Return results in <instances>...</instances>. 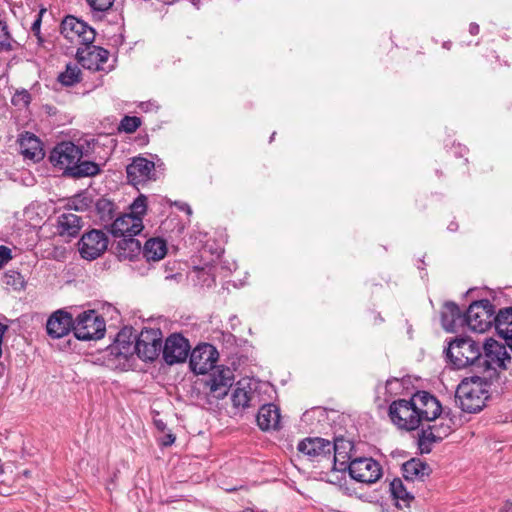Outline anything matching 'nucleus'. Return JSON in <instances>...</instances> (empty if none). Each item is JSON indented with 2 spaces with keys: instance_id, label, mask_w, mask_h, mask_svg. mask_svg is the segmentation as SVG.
<instances>
[{
  "instance_id": "f257e3e1",
  "label": "nucleus",
  "mask_w": 512,
  "mask_h": 512,
  "mask_svg": "<svg viewBox=\"0 0 512 512\" xmlns=\"http://www.w3.org/2000/svg\"><path fill=\"white\" fill-rule=\"evenodd\" d=\"M446 355L456 369L468 366L480 367L482 360L481 346L471 338H459L451 341Z\"/></svg>"
},
{
  "instance_id": "f03ea898",
  "label": "nucleus",
  "mask_w": 512,
  "mask_h": 512,
  "mask_svg": "<svg viewBox=\"0 0 512 512\" xmlns=\"http://www.w3.org/2000/svg\"><path fill=\"white\" fill-rule=\"evenodd\" d=\"M484 386V379L476 375L464 378L460 382L456 390V397L463 411L476 413L483 408L486 399Z\"/></svg>"
},
{
  "instance_id": "7ed1b4c3",
  "label": "nucleus",
  "mask_w": 512,
  "mask_h": 512,
  "mask_svg": "<svg viewBox=\"0 0 512 512\" xmlns=\"http://www.w3.org/2000/svg\"><path fill=\"white\" fill-rule=\"evenodd\" d=\"M234 375L230 368L217 366L202 380L203 390L209 403L223 399L232 386Z\"/></svg>"
},
{
  "instance_id": "20e7f679",
  "label": "nucleus",
  "mask_w": 512,
  "mask_h": 512,
  "mask_svg": "<svg viewBox=\"0 0 512 512\" xmlns=\"http://www.w3.org/2000/svg\"><path fill=\"white\" fill-rule=\"evenodd\" d=\"M106 324L96 311L88 310L79 314L74 321L73 332L82 341L98 340L104 337Z\"/></svg>"
},
{
  "instance_id": "39448f33",
  "label": "nucleus",
  "mask_w": 512,
  "mask_h": 512,
  "mask_svg": "<svg viewBox=\"0 0 512 512\" xmlns=\"http://www.w3.org/2000/svg\"><path fill=\"white\" fill-rule=\"evenodd\" d=\"M465 317L466 326L471 331L484 333L494 324V305L488 299L474 301L468 307Z\"/></svg>"
},
{
  "instance_id": "423d86ee",
  "label": "nucleus",
  "mask_w": 512,
  "mask_h": 512,
  "mask_svg": "<svg viewBox=\"0 0 512 512\" xmlns=\"http://www.w3.org/2000/svg\"><path fill=\"white\" fill-rule=\"evenodd\" d=\"M389 415L392 422L401 429L415 430L422 424L413 396L409 400L394 401L389 407Z\"/></svg>"
},
{
  "instance_id": "0eeeda50",
  "label": "nucleus",
  "mask_w": 512,
  "mask_h": 512,
  "mask_svg": "<svg viewBox=\"0 0 512 512\" xmlns=\"http://www.w3.org/2000/svg\"><path fill=\"white\" fill-rule=\"evenodd\" d=\"M61 34L71 43L82 45L92 44L96 36L95 30L92 27L74 16H67L62 21Z\"/></svg>"
},
{
  "instance_id": "6e6552de",
  "label": "nucleus",
  "mask_w": 512,
  "mask_h": 512,
  "mask_svg": "<svg viewBox=\"0 0 512 512\" xmlns=\"http://www.w3.org/2000/svg\"><path fill=\"white\" fill-rule=\"evenodd\" d=\"M348 471L352 479L365 484L375 483L382 476L380 464L370 457L354 458L348 465Z\"/></svg>"
},
{
  "instance_id": "1a4fd4ad",
  "label": "nucleus",
  "mask_w": 512,
  "mask_h": 512,
  "mask_svg": "<svg viewBox=\"0 0 512 512\" xmlns=\"http://www.w3.org/2000/svg\"><path fill=\"white\" fill-rule=\"evenodd\" d=\"M82 150L72 142L58 144L50 153L49 159L53 166L70 175L73 167L81 160Z\"/></svg>"
},
{
  "instance_id": "9d476101",
  "label": "nucleus",
  "mask_w": 512,
  "mask_h": 512,
  "mask_svg": "<svg viewBox=\"0 0 512 512\" xmlns=\"http://www.w3.org/2000/svg\"><path fill=\"white\" fill-rule=\"evenodd\" d=\"M483 349L481 368L486 369H505L511 357L507 347L492 338L487 339L481 350Z\"/></svg>"
},
{
  "instance_id": "9b49d317",
  "label": "nucleus",
  "mask_w": 512,
  "mask_h": 512,
  "mask_svg": "<svg viewBox=\"0 0 512 512\" xmlns=\"http://www.w3.org/2000/svg\"><path fill=\"white\" fill-rule=\"evenodd\" d=\"M107 235L97 229H92L82 235L79 243L78 250L83 259L95 260L100 257L108 247Z\"/></svg>"
},
{
  "instance_id": "f8f14e48",
  "label": "nucleus",
  "mask_w": 512,
  "mask_h": 512,
  "mask_svg": "<svg viewBox=\"0 0 512 512\" xmlns=\"http://www.w3.org/2000/svg\"><path fill=\"white\" fill-rule=\"evenodd\" d=\"M136 354L144 361L156 359L162 349V333L159 329H144L135 340Z\"/></svg>"
},
{
  "instance_id": "ddd939ff",
  "label": "nucleus",
  "mask_w": 512,
  "mask_h": 512,
  "mask_svg": "<svg viewBox=\"0 0 512 512\" xmlns=\"http://www.w3.org/2000/svg\"><path fill=\"white\" fill-rule=\"evenodd\" d=\"M218 351L211 344H201L194 348L190 355V367L196 374L205 375L216 368Z\"/></svg>"
},
{
  "instance_id": "4468645a",
  "label": "nucleus",
  "mask_w": 512,
  "mask_h": 512,
  "mask_svg": "<svg viewBox=\"0 0 512 512\" xmlns=\"http://www.w3.org/2000/svg\"><path fill=\"white\" fill-rule=\"evenodd\" d=\"M76 57L78 63L85 69L92 71L103 70V65L107 62L109 52L99 46L84 45L77 49Z\"/></svg>"
},
{
  "instance_id": "2eb2a0df",
  "label": "nucleus",
  "mask_w": 512,
  "mask_h": 512,
  "mask_svg": "<svg viewBox=\"0 0 512 512\" xmlns=\"http://www.w3.org/2000/svg\"><path fill=\"white\" fill-rule=\"evenodd\" d=\"M190 345L180 334L170 335L163 347V358L169 365L184 362L189 354Z\"/></svg>"
},
{
  "instance_id": "dca6fc26",
  "label": "nucleus",
  "mask_w": 512,
  "mask_h": 512,
  "mask_svg": "<svg viewBox=\"0 0 512 512\" xmlns=\"http://www.w3.org/2000/svg\"><path fill=\"white\" fill-rule=\"evenodd\" d=\"M155 164L144 157H135L126 167L127 178L134 186L155 179Z\"/></svg>"
},
{
  "instance_id": "f3484780",
  "label": "nucleus",
  "mask_w": 512,
  "mask_h": 512,
  "mask_svg": "<svg viewBox=\"0 0 512 512\" xmlns=\"http://www.w3.org/2000/svg\"><path fill=\"white\" fill-rule=\"evenodd\" d=\"M414 405L421 422L436 420L441 414L440 402L426 391H419L413 395Z\"/></svg>"
},
{
  "instance_id": "a211bd4d",
  "label": "nucleus",
  "mask_w": 512,
  "mask_h": 512,
  "mask_svg": "<svg viewBox=\"0 0 512 512\" xmlns=\"http://www.w3.org/2000/svg\"><path fill=\"white\" fill-rule=\"evenodd\" d=\"M143 220L137 215L123 214L117 217L110 227V232L114 237L136 236L143 230Z\"/></svg>"
},
{
  "instance_id": "6ab92c4d",
  "label": "nucleus",
  "mask_w": 512,
  "mask_h": 512,
  "mask_svg": "<svg viewBox=\"0 0 512 512\" xmlns=\"http://www.w3.org/2000/svg\"><path fill=\"white\" fill-rule=\"evenodd\" d=\"M74 321L70 313L63 310L55 311L47 320L46 331L53 339L65 337L73 330Z\"/></svg>"
},
{
  "instance_id": "aec40b11",
  "label": "nucleus",
  "mask_w": 512,
  "mask_h": 512,
  "mask_svg": "<svg viewBox=\"0 0 512 512\" xmlns=\"http://www.w3.org/2000/svg\"><path fill=\"white\" fill-rule=\"evenodd\" d=\"M297 448L311 460L329 458L333 449L332 442L323 438H307L301 441Z\"/></svg>"
},
{
  "instance_id": "412c9836",
  "label": "nucleus",
  "mask_w": 512,
  "mask_h": 512,
  "mask_svg": "<svg viewBox=\"0 0 512 512\" xmlns=\"http://www.w3.org/2000/svg\"><path fill=\"white\" fill-rule=\"evenodd\" d=\"M135 340L130 330L123 329L109 347L110 353L119 360L128 361L136 353Z\"/></svg>"
},
{
  "instance_id": "4be33fe9",
  "label": "nucleus",
  "mask_w": 512,
  "mask_h": 512,
  "mask_svg": "<svg viewBox=\"0 0 512 512\" xmlns=\"http://www.w3.org/2000/svg\"><path fill=\"white\" fill-rule=\"evenodd\" d=\"M82 226L83 221L81 217L73 212H65L57 218L56 233L68 241L78 235Z\"/></svg>"
},
{
  "instance_id": "5701e85b",
  "label": "nucleus",
  "mask_w": 512,
  "mask_h": 512,
  "mask_svg": "<svg viewBox=\"0 0 512 512\" xmlns=\"http://www.w3.org/2000/svg\"><path fill=\"white\" fill-rule=\"evenodd\" d=\"M441 321L443 328L447 332H456L466 326L465 314H462L460 308L452 302L444 305Z\"/></svg>"
},
{
  "instance_id": "b1692460",
  "label": "nucleus",
  "mask_w": 512,
  "mask_h": 512,
  "mask_svg": "<svg viewBox=\"0 0 512 512\" xmlns=\"http://www.w3.org/2000/svg\"><path fill=\"white\" fill-rule=\"evenodd\" d=\"M255 388V383L251 380L239 381L231 396L233 406L242 409L249 407L256 397Z\"/></svg>"
},
{
  "instance_id": "393cba45",
  "label": "nucleus",
  "mask_w": 512,
  "mask_h": 512,
  "mask_svg": "<svg viewBox=\"0 0 512 512\" xmlns=\"http://www.w3.org/2000/svg\"><path fill=\"white\" fill-rule=\"evenodd\" d=\"M332 447V452L334 453L333 459L336 469L339 471L348 469L349 463L354 459L352 458V442L340 438L332 442Z\"/></svg>"
},
{
  "instance_id": "a878e982",
  "label": "nucleus",
  "mask_w": 512,
  "mask_h": 512,
  "mask_svg": "<svg viewBox=\"0 0 512 512\" xmlns=\"http://www.w3.org/2000/svg\"><path fill=\"white\" fill-rule=\"evenodd\" d=\"M257 424L261 430L277 429L280 424V412L276 405H263L257 415Z\"/></svg>"
},
{
  "instance_id": "bb28decb",
  "label": "nucleus",
  "mask_w": 512,
  "mask_h": 512,
  "mask_svg": "<svg viewBox=\"0 0 512 512\" xmlns=\"http://www.w3.org/2000/svg\"><path fill=\"white\" fill-rule=\"evenodd\" d=\"M21 153L29 159H41L43 157V150L41 148L40 140L32 133L25 132L19 139Z\"/></svg>"
},
{
  "instance_id": "cd10ccee",
  "label": "nucleus",
  "mask_w": 512,
  "mask_h": 512,
  "mask_svg": "<svg viewBox=\"0 0 512 512\" xmlns=\"http://www.w3.org/2000/svg\"><path fill=\"white\" fill-rule=\"evenodd\" d=\"M142 250L139 240L134 236H127L117 242L116 255L120 260H133Z\"/></svg>"
},
{
  "instance_id": "c85d7f7f",
  "label": "nucleus",
  "mask_w": 512,
  "mask_h": 512,
  "mask_svg": "<svg viewBox=\"0 0 512 512\" xmlns=\"http://www.w3.org/2000/svg\"><path fill=\"white\" fill-rule=\"evenodd\" d=\"M431 473V468L419 459H411L403 464V475L406 481H423Z\"/></svg>"
},
{
  "instance_id": "c756f323",
  "label": "nucleus",
  "mask_w": 512,
  "mask_h": 512,
  "mask_svg": "<svg viewBox=\"0 0 512 512\" xmlns=\"http://www.w3.org/2000/svg\"><path fill=\"white\" fill-rule=\"evenodd\" d=\"M390 492L399 509L409 508L411 502L414 500V496L408 491L404 482L399 478H395L391 481Z\"/></svg>"
},
{
  "instance_id": "7c9ffc66",
  "label": "nucleus",
  "mask_w": 512,
  "mask_h": 512,
  "mask_svg": "<svg viewBox=\"0 0 512 512\" xmlns=\"http://www.w3.org/2000/svg\"><path fill=\"white\" fill-rule=\"evenodd\" d=\"M494 326L499 336L506 340L512 338V307L501 309L495 314Z\"/></svg>"
},
{
  "instance_id": "2f4dec72",
  "label": "nucleus",
  "mask_w": 512,
  "mask_h": 512,
  "mask_svg": "<svg viewBox=\"0 0 512 512\" xmlns=\"http://www.w3.org/2000/svg\"><path fill=\"white\" fill-rule=\"evenodd\" d=\"M142 253L147 261H159L167 253L166 242L161 238H151L144 244Z\"/></svg>"
},
{
  "instance_id": "473e14b6",
  "label": "nucleus",
  "mask_w": 512,
  "mask_h": 512,
  "mask_svg": "<svg viewBox=\"0 0 512 512\" xmlns=\"http://www.w3.org/2000/svg\"><path fill=\"white\" fill-rule=\"evenodd\" d=\"M100 172L98 164L91 161H79L72 169L70 176L81 178L95 176Z\"/></svg>"
},
{
  "instance_id": "72a5a7b5",
  "label": "nucleus",
  "mask_w": 512,
  "mask_h": 512,
  "mask_svg": "<svg viewBox=\"0 0 512 512\" xmlns=\"http://www.w3.org/2000/svg\"><path fill=\"white\" fill-rule=\"evenodd\" d=\"M436 433L434 432L432 426H429L427 429H423L418 438V445L422 453H429L431 451V446L433 443L438 442L439 439L435 437Z\"/></svg>"
},
{
  "instance_id": "f704fd0d",
  "label": "nucleus",
  "mask_w": 512,
  "mask_h": 512,
  "mask_svg": "<svg viewBox=\"0 0 512 512\" xmlns=\"http://www.w3.org/2000/svg\"><path fill=\"white\" fill-rule=\"evenodd\" d=\"M81 71L76 64H68L66 70L62 72L58 79L65 86H72L80 81Z\"/></svg>"
},
{
  "instance_id": "c9c22d12",
  "label": "nucleus",
  "mask_w": 512,
  "mask_h": 512,
  "mask_svg": "<svg viewBox=\"0 0 512 512\" xmlns=\"http://www.w3.org/2000/svg\"><path fill=\"white\" fill-rule=\"evenodd\" d=\"M32 97L28 90H16L12 96L11 102L18 109H25L31 103Z\"/></svg>"
},
{
  "instance_id": "e433bc0d",
  "label": "nucleus",
  "mask_w": 512,
  "mask_h": 512,
  "mask_svg": "<svg viewBox=\"0 0 512 512\" xmlns=\"http://www.w3.org/2000/svg\"><path fill=\"white\" fill-rule=\"evenodd\" d=\"M141 125L140 118L136 116H125L120 123V129L126 133L135 132Z\"/></svg>"
},
{
  "instance_id": "4c0bfd02",
  "label": "nucleus",
  "mask_w": 512,
  "mask_h": 512,
  "mask_svg": "<svg viewBox=\"0 0 512 512\" xmlns=\"http://www.w3.org/2000/svg\"><path fill=\"white\" fill-rule=\"evenodd\" d=\"M146 208V197L141 195L138 198H136L134 202L131 204V212L129 214L137 215L140 218H142V216L146 212Z\"/></svg>"
},
{
  "instance_id": "58836bf2",
  "label": "nucleus",
  "mask_w": 512,
  "mask_h": 512,
  "mask_svg": "<svg viewBox=\"0 0 512 512\" xmlns=\"http://www.w3.org/2000/svg\"><path fill=\"white\" fill-rule=\"evenodd\" d=\"M11 49V37L5 22L0 21V51Z\"/></svg>"
},
{
  "instance_id": "ea45409f",
  "label": "nucleus",
  "mask_w": 512,
  "mask_h": 512,
  "mask_svg": "<svg viewBox=\"0 0 512 512\" xmlns=\"http://www.w3.org/2000/svg\"><path fill=\"white\" fill-rule=\"evenodd\" d=\"M5 280L7 285H12L15 289L24 288V279L20 273L10 271L5 274Z\"/></svg>"
},
{
  "instance_id": "a19ab883",
  "label": "nucleus",
  "mask_w": 512,
  "mask_h": 512,
  "mask_svg": "<svg viewBox=\"0 0 512 512\" xmlns=\"http://www.w3.org/2000/svg\"><path fill=\"white\" fill-rule=\"evenodd\" d=\"M93 11L104 12L110 9L115 0H86Z\"/></svg>"
},
{
  "instance_id": "79ce46f5",
  "label": "nucleus",
  "mask_w": 512,
  "mask_h": 512,
  "mask_svg": "<svg viewBox=\"0 0 512 512\" xmlns=\"http://www.w3.org/2000/svg\"><path fill=\"white\" fill-rule=\"evenodd\" d=\"M434 432L436 433V438L441 441L443 438L448 436L451 432V427L448 424L441 423L439 425L435 424L432 426Z\"/></svg>"
},
{
  "instance_id": "37998d69",
  "label": "nucleus",
  "mask_w": 512,
  "mask_h": 512,
  "mask_svg": "<svg viewBox=\"0 0 512 512\" xmlns=\"http://www.w3.org/2000/svg\"><path fill=\"white\" fill-rule=\"evenodd\" d=\"M90 202L91 201L86 197L77 196L72 200V205L74 206L75 210L82 211L89 206Z\"/></svg>"
},
{
  "instance_id": "c03bdc74",
  "label": "nucleus",
  "mask_w": 512,
  "mask_h": 512,
  "mask_svg": "<svg viewBox=\"0 0 512 512\" xmlns=\"http://www.w3.org/2000/svg\"><path fill=\"white\" fill-rule=\"evenodd\" d=\"M11 259V250L5 246H0V267L5 265Z\"/></svg>"
},
{
  "instance_id": "a18cd8bd",
  "label": "nucleus",
  "mask_w": 512,
  "mask_h": 512,
  "mask_svg": "<svg viewBox=\"0 0 512 512\" xmlns=\"http://www.w3.org/2000/svg\"><path fill=\"white\" fill-rule=\"evenodd\" d=\"M397 386L396 389L400 387L399 380L397 378L389 379L386 381V390L388 392H392L394 390L393 386Z\"/></svg>"
},
{
  "instance_id": "49530a36",
  "label": "nucleus",
  "mask_w": 512,
  "mask_h": 512,
  "mask_svg": "<svg viewBox=\"0 0 512 512\" xmlns=\"http://www.w3.org/2000/svg\"><path fill=\"white\" fill-rule=\"evenodd\" d=\"M175 441V437L172 435V434H167L165 437H164V440H163V445L165 446H169L171 444H173Z\"/></svg>"
},
{
  "instance_id": "de8ad7c7",
  "label": "nucleus",
  "mask_w": 512,
  "mask_h": 512,
  "mask_svg": "<svg viewBox=\"0 0 512 512\" xmlns=\"http://www.w3.org/2000/svg\"><path fill=\"white\" fill-rule=\"evenodd\" d=\"M469 32L471 35H477L479 33V25L476 23H471L469 26Z\"/></svg>"
},
{
  "instance_id": "09e8293b",
  "label": "nucleus",
  "mask_w": 512,
  "mask_h": 512,
  "mask_svg": "<svg viewBox=\"0 0 512 512\" xmlns=\"http://www.w3.org/2000/svg\"><path fill=\"white\" fill-rule=\"evenodd\" d=\"M40 24H41V19L38 18L37 20L34 21L33 25H32V30L35 32V33H38L39 30H40Z\"/></svg>"
},
{
  "instance_id": "8fccbe9b",
  "label": "nucleus",
  "mask_w": 512,
  "mask_h": 512,
  "mask_svg": "<svg viewBox=\"0 0 512 512\" xmlns=\"http://www.w3.org/2000/svg\"><path fill=\"white\" fill-rule=\"evenodd\" d=\"M501 512H512V503L506 502Z\"/></svg>"
},
{
  "instance_id": "3c124183",
  "label": "nucleus",
  "mask_w": 512,
  "mask_h": 512,
  "mask_svg": "<svg viewBox=\"0 0 512 512\" xmlns=\"http://www.w3.org/2000/svg\"><path fill=\"white\" fill-rule=\"evenodd\" d=\"M448 228L451 231H455L457 229V224L451 223Z\"/></svg>"
},
{
  "instance_id": "603ef678",
  "label": "nucleus",
  "mask_w": 512,
  "mask_h": 512,
  "mask_svg": "<svg viewBox=\"0 0 512 512\" xmlns=\"http://www.w3.org/2000/svg\"><path fill=\"white\" fill-rule=\"evenodd\" d=\"M508 341H509V343H508L509 348L512 350V338H511V339H509Z\"/></svg>"
},
{
  "instance_id": "864d4df0",
  "label": "nucleus",
  "mask_w": 512,
  "mask_h": 512,
  "mask_svg": "<svg viewBox=\"0 0 512 512\" xmlns=\"http://www.w3.org/2000/svg\"><path fill=\"white\" fill-rule=\"evenodd\" d=\"M186 211L188 214H191V208L189 206H186Z\"/></svg>"
},
{
  "instance_id": "5fc2aeb1",
  "label": "nucleus",
  "mask_w": 512,
  "mask_h": 512,
  "mask_svg": "<svg viewBox=\"0 0 512 512\" xmlns=\"http://www.w3.org/2000/svg\"><path fill=\"white\" fill-rule=\"evenodd\" d=\"M274 136H275V132H274V133H272V136H271V138H270V140H271V141L274 139Z\"/></svg>"
}]
</instances>
